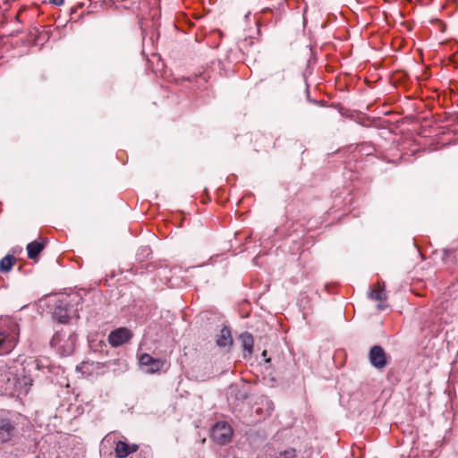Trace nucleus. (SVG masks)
<instances>
[{
    "label": "nucleus",
    "instance_id": "f03ea898",
    "mask_svg": "<svg viewBox=\"0 0 458 458\" xmlns=\"http://www.w3.org/2000/svg\"><path fill=\"white\" fill-rule=\"evenodd\" d=\"M232 434V428L226 422H218L212 428V438L222 445L231 440Z\"/></svg>",
    "mask_w": 458,
    "mask_h": 458
},
{
    "label": "nucleus",
    "instance_id": "dca6fc26",
    "mask_svg": "<svg viewBox=\"0 0 458 458\" xmlns=\"http://www.w3.org/2000/svg\"><path fill=\"white\" fill-rule=\"evenodd\" d=\"M6 335L4 333L0 331V352H8L10 347L6 345Z\"/></svg>",
    "mask_w": 458,
    "mask_h": 458
},
{
    "label": "nucleus",
    "instance_id": "2eb2a0df",
    "mask_svg": "<svg viewBox=\"0 0 458 458\" xmlns=\"http://www.w3.org/2000/svg\"><path fill=\"white\" fill-rule=\"evenodd\" d=\"M14 260H15V259L11 255H7L4 258H3L0 260V271H2V272L10 271L13 267Z\"/></svg>",
    "mask_w": 458,
    "mask_h": 458
},
{
    "label": "nucleus",
    "instance_id": "39448f33",
    "mask_svg": "<svg viewBox=\"0 0 458 458\" xmlns=\"http://www.w3.org/2000/svg\"><path fill=\"white\" fill-rule=\"evenodd\" d=\"M140 364L146 368V372L155 373L163 368L164 361L160 359H154L148 353H144L140 357Z\"/></svg>",
    "mask_w": 458,
    "mask_h": 458
},
{
    "label": "nucleus",
    "instance_id": "20e7f679",
    "mask_svg": "<svg viewBox=\"0 0 458 458\" xmlns=\"http://www.w3.org/2000/svg\"><path fill=\"white\" fill-rule=\"evenodd\" d=\"M131 335H132L129 329L121 327L110 333L108 341L112 346L117 347L127 343L131 339Z\"/></svg>",
    "mask_w": 458,
    "mask_h": 458
},
{
    "label": "nucleus",
    "instance_id": "f3484780",
    "mask_svg": "<svg viewBox=\"0 0 458 458\" xmlns=\"http://www.w3.org/2000/svg\"><path fill=\"white\" fill-rule=\"evenodd\" d=\"M64 0H50V3L55 4V5H62L64 4Z\"/></svg>",
    "mask_w": 458,
    "mask_h": 458
},
{
    "label": "nucleus",
    "instance_id": "1a4fd4ad",
    "mask_svg": "<svg viewBox=\"0 0 458 458\" xmlns=\"http://www.w3.org/2000/svg\"><path fill=\"white\" fill-rule=\"evenodd\" d=\"M67 303L65 300H58L53 311V317L60 323L67 322L69 318Z\"/></svg>",
    "mask_w": 458,
    "mask_h": 458
},
{
    "label": "nucleus",
    "instance_id": "a211bd4d",
    "mask_svg": "<svg viewBox=\"0 0 458 458\" xmlns=\"http://www.w3.org/2000/svg\"><path fill=\"white\" fill-rule=\"evenodd\" d=\"M377 308H378L379 310H383V309L385 308V306H384V305H382V304H378V305H377Z\"/></svg>",
    "mask_w": 458,
    "mask_h": 458
},
{
    "label": "nucleus",
    "instance_id": "f8f14e48",
    "mask_svg": "<svg viewBox=\"0 0 458 458\" xmlns=\"http://www.w3.org/2000/svg\"><path fill=\"white\" fill-rule=\"evenodd\" d=\"M44 249V244L39 242H32L28 244L27 250L30 259H34Z\"/></svg>",
    "mask_w": 458,
    "mask_h": 458
},
{
    "label": "nucleus",
    "instance_id": "0eeeda50",
    "mask_svg": "<svg viewBox=\"0 0 458 458\" xmlns=\"http://www.w3.org/2000/svg\"><path fill=\"white\" fill-rule=\"evenodd\" d=\"M139 449L136 444H130L123 440H119L115 445V454L118 458H126L131 454L135 453Z\"/></svg>",
    "mask_w": 458,
    "mask_h": 458
},
{
    "label": "nucleus",
    "instance_id": "423d86ee",
    "mask_svg": "<svg viewBox=\"0 0 458 458\" xmlns=\"http://www.w3.org/2000/svg\"><path fill=\"white\" fill-rule=\"evenodd\" d=\"M369 360L372 366L377 369H383L386 364V357L380 346H374L369 352Z\"/></svg>",
    "mask_w": 458,
    "mask_h": 458
},
{
    "label": "nucleus",
    "instance_id": "4468645a",
    "mask_svg": "<svg viewBox=\"0 0 458 458\" xmlns=\"http://www.w3.org/2000/svg\"><path fill=\"white\" fill-rule=\"evenodd\" d=\"M369 297L379 301H385L386 299V293L384 284L378 283L377 287L370 291Z\"/></svg>",
    "mask_w": 458,
    "mask_h": 458
},
{
    "label": "nucleus",
    "instance_id": "ddd939ff",
    "mask_svg": "<svg viewBox=\"0 0 458 458\" xmlns=\"http://www.w3.org/2000/svg\"><path fill=\"white\" fill-rule=\"evenodd\" d=\"M240 340L243 349L247 351L249 354H251L254 343L252 335L249 333H243L240 335Z\"/></svg>",
    "mask_w": 458,
    "mask_h": 458
},
{
    "label": "nucleus",
    "instance_id": "7ed1b4c3",
    "mask_svg": "<svg viewBox=\"0 0 458 458\" xmlns=\"http://www.w3.org/2000/svg\"><path fill=\"white\" fill-rule=\"evenodd\" d=\"M18 435L13 422L7 419H0V443H9Z\"/></svg>",
    "mask_w": 458,
    "mask_h": 458
},
{
    "label": "nucleus",
    "instance_id": "9b49d317",
    "mask_svg": "<svg viewBox=\"0 0 458 458\" xmlns=\"http://www.w3.org/2000/svg\"><path fill=\"white\" fill-rule=\"evenodd\" d=\"M216 344L220 347H227L232 345L233 339L229 328L224 327L220 331V334L218 335L216 339Z\"/></svg>",
    "mask_w": 458,
    "mask_h": 458
},
{
    "label": "nucleus",
    "instance_id": "6e6552de",
    "mask_svg": "<svg viewBox=\"0 0 458 458\" xmlns=\"http://www.w3.org/2000/svg\"><path fill=\"white\" fill-rule=\"evenodd\" d=\"M32 385V380L28 376L18 377L14 380V391L18 396L25 395L29 393Z\"/></svg>",
    "mask_w": 458,
    "mask_h": 458
},
{
    "label": "nucleus",
    "instance_id": "9d476101",
    "mask_svg": "<svg viewBox=\"0 0 458 458\" xmlns=\"http://www.w3.org/2000/svg\"><path fill=\"white\" fill-rule=\"evenodd\" d=\"M275 454L268 458H297L298 451L292 446H277L274 448Z\"/></svg>",
    "mask_w": 458,
    "mask_h": 458
},
{
    "label": "nucleus",
    "instance_id": "f257e3e1",
    "mask_svg": "<svg viewBox=\"0 0 458 458\" xmlns=\"http://www.w3.org/2000/svg\"><path fill=\"white\" fill-rule=\"evenodd\" d=\"M76 335L69 328L56 331L51 340V346L61 355H71L75 349Z\"/></svg>",
    "mask_w": 458,
    "mask_h": 458
}]
</instances>
